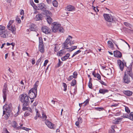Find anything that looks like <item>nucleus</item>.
I'll return each mask as SVG.
<instances>
[{"mask_svg":"<svg viewBox=\"0 0 133 133\" xmlns=\"http://www.w3.org/2000/svg\"><path fill=\"white\" fill-rule=\"evenodd\" d=\"M7 26L9 30L11 31L13 34H15V31L16 30V28L15 25H8Z\"/></svg>","mask_w":133,"mask_h":133,"instance_id":"nucleus-8","label":"nucleus"},{"mask_svg":"<svg viewBox=\"0 0 133 133\" xmlns=\"http://www.w3.org/2000/svg\"><path fill=\"white\" fill-rule=\"evenodd\" d=\"M42 118H43V119H44L45 120H46V119L47 118V116H46V115L44 113H43L42 114Z\"/></svg>","mask_w":133,"mask_h":133,"instance_id":"nucleus-53","label":"nucleus"},{"mask_svg":"<svg viewBox=\"0 0 133 133\" xmlns=\"http://www.w3.org/2000/svg\"><path fill=\"white\" fill-rule=\"evenodd\" d=\"M12 104L10 103L9 104L8 103H6L3 107V115L5 114L6 112H8V113H10L11 110L10 109V107H12Z\"/></svg>","mask_w":133,"mask_h":133,"instance_id":"nucleus-5","label":"nucleus"},{"mask_svg":"<svg viewBox=\"0 0 133 133\" xmlns=\"http://www.w3.org/2000/svg\"><path fill=\"white\" fill-rule=\"evenodd\" d=\"M29 96H28L30 99H33L35 98L37 95V94H35V93H30L29 92L28 93Z\"/></svg>","mask_w":133,"mask_h":133,"instance_id":"nucleus-13","label":"nucleus"},{"mask_svg":"<svg viewBox=\"0 0 133 133\" xmlns=\"http://www.w3.org/2000/svg\"><path fill=\"white\" fill-rule=\"evenodd\" d=\"M48 62V61L47 59L45 60L44 61V63L43 66H45Z\"/></svg>","mask_w":133,"mask_h":133,"instance_id":"nucleus-56","label":"nucleus"},{"mask_svg":"<svg viewBox=\"0 0 133 133\" xmlns=\"http://www.w3.org/2000/svg\"><path fill=\"white\" fill-rule=\"evenodd\" d=\"M124 94L126 95L129 96L132 95L133 92L130 90H125L123 91Z\"/></svg>","mask_w":133,"mask_h":133,"instance_id":"nucleus-18","label":"nucleus"},{"mask_svg":"<svg viewBox=\"0 0 133 133\" xmlns=\"http://www.w3.org/2000/svg\"><path fill=\"white\" fill-rule=\"evenodd\" d=\"M30 115V113L28 111H26L24 114V117H27Z\"/></svg>","mask_w":133,"mask_h":133,"instance_id":"nucleus-44","label":"nucleus"},{"mask_svg":"<svg viewBox=\"0 0 133 133\" xmlns=\"http://www.w3.org/2000/svg\"><path fill=\"white\" fill-rule=\"evenodd\" d=\"M81 51L79 50H78L77 51L75 52L74 53L73 55L71 57L72 58L73 57L75 56L76 55L78 54V53H79L81 52Z\"/></svg>","mask_w":133,"mask_h":133,"instance_id":"nucleus-41","label":"nucleus"},{"mask_svg":"<svg viewBox=\"0 0 133 133\" xmlns=\"http://www.w3.org/2000/svg\"><path fill=\"white\" fill-rule=\"evenodd\" d=\"M5 133H10L7 130L6 128H5L4 130Z\"/></svg>","mask_w":133,"mask_h":133,"instance_id":"nucleus-64","label":"nucleus"},{"mask_svg":"<svg viewBox=\"0 0 133 133\" xmlns=\"http://www.w3.org/2000/svg\"><path fill=\"white\" fill-rule=\"evenodd\" d=\"M39 51L41 53H44V45H39Z\"/></svg>","mask_w":133,"mask_h":133,"instance_id":"nucleus-17","label":"nucleus"},{"mask_svg":"<svg viewBox=\"0 0 133 133\" xmlns=\"http://www.w3.org/2000/svg\"><path fill=\"white\" fill-rule=\"evenodd\" d=\"M92 75L95 77H97L98 80L101 79V76L98 73L96 74L95 71H93L92 73Z\"/></svg>","mask_w":133,"mask_h":133,"instance_id":"nucleus-20","label":"nucleus"},{"mask_svg":"<svg viewBox=\"0 0 133 133\" xmlns=\"http://www.w3.org/2000/svg\"><path fill=\"white\" fill-rule=\"evenodd\" d=\"M7 34V31H3L1 30L0 31V35H1L2 34H5V35H8Z\"/></svg>","mask_w":133,"mask_h":133,"instance_id":"nucleus-40","label":"nucleus"},{"mask_svg":"<svg viewBox=\"0 0 133 133\" xmlns=\"http://www.w3.org/2000/svg\"><path fill=\"white\" fill-rule=\"evenodd\" d=\"M8 92V89H3V96L4 99V102L5 101L6 99V96Z\"/></svg>","mask_w":133,"mask_h":133,"instance_id":"nucleus-9","label":"nucleus"},{"mask_svg":"<svg viewBox=\"0 0 133 133\" xmlns=\"http://www.w3.org/2000/svg\"><path fill=\"white\" fill-rule=\"evenodd\" d=\"M42 31L46 34H50L51 33V30L50 29L46 26H43L42 28Z\"/></svg>","mask_w":133,"mask_h":133,"instance_id":"nucleus-6","label":"nucleus"},{"mask_svg":"<svg viewBox=\"0 0 133 133\" xmlns=\"http://www.w3.org/2000/svg\"><path fill=\"white\" fill-rule=\"evenodd\" d=\"M39 44L40 45H44L43 42L42 40V37H39Z\"/></svg>","mask_w":133,"mask_h":133,"instance_id":"nucleus-36","label":"nucleus"},{"mask_svg":"<svg viewBox=\"0 0 133 133\" xmlns=\"http://www.w3.org/2000/svg\"><path fill=\"white\" fill-rule=\"evenodd\" d=\"M53 6L55 7H57L58 6V3L57 1L54 0L52 2Z\"/></svg>","mask_w":133,"mask_h":133,"instance_id":"nucleus-34","label":"nucleus"},{"mask_svg":"<svg viewBox=\"0 0 133 133\" xmlns=\"http://www.w3.org/2000/svg\"><path fill=\"white\" fill-rule=\"evenodd\" d=\"M45 123L47 126L49 128L55 129L54 126H55V125L52 123L50 121L46 120L45 121Z\"/></svg>","mask_w":133,"mask_h":133,"instance_id":"nucleus-10","label":"nucleus"},{"mask_svg":"<svg viewBox=\"0 0 133 133\" xmlns=\"http://www.w3.org/2000/svg\"><path fill=\"white\" fill-rule=\"evenodd\" d=\"M73 78H74V77L73 76H70L68 78V81H70Z\"/></svg>","mask_w":133,"mask_h":133,"instance_id":"nucleus-57","label":"nucleus"},{"mask_svg":"<svg viewBox=\"0 0 133 133\" xmlns=\"http://www.w3.org/2000/svg\"><path fill=\"white\" fill-rule=\"evenodd\" d=\"M10 113L8 112H5L4 117L6 119H7L9 117Z\"/></svg>","mask_w":133,"mask_h":133,"instance_id":"nucleus-33","label":"nucleus"},{"mask_svg":"<svg viewBox=\"0 0 133 133\" xmlns=\"http://www.w3.org/2000/svg\"><path fill=\"white\" fill-rule=\"evenodd\" d=\"M125 111L127 112L128 113H129L130 112V110L128 107H125Z\"/></svg>","mask_w":133,"mask_h":133,"instance_id":"nucleus-45","label":"nucleus"},{"mask_svg":"<svg viewBox=\"0 0 133 133\" xmlns=\"http://www.w3.org/2000/svg\"><path fill=\"white\" fill-rule=\"evenodd\" d=\"M63 62L60 61V59H58V63L57 64V67H58L61 66L62 64V63Z\"/></svg>","mask_w":133,"mask_h":133,"instance_id":"nucleus-42","label":"nucleus"},{"mask_svg":"<svg viewBox=\"0 0 133 133\" xmlns=\"http://www.w3.org/2000/svg\"><path fill=\"white\" fill-rule=\"evenodd\" d=\"M62 84L63 87L64 88V90L65 91L67 90V85L65 83H63Z\"/></svg>","mask_w":133,"mask_h":133,"instance_id":"nucleus-43","label":"nucleus"},{"mask_svg":"<svg viewBox=\"0 0 133 133\" xmlns=\"http://www.w3.org/2000/svg\"><path fill=\"white\" fill-rule=\"evenodd\" d=\"M114 56L117 57L121 58L122 56V53L119 51H114Z\"/></svg>","mask_w":133,"mask_h":133,"instance_id":"nucleus-12","label":"nucleus"},{"mask_svg":"<svg viewBox=\"0 0 133 133\" xmlns=\"http://www.w3.org/2000/svg\"><path fill=\"white\" fill-rule=\"evenodd\" d=\"M108 90L107 89H100L99 90V92L101 94H104L108 92Z\"/></svg>","mask_w":133,"mask_h":133,"instance_id":"nucleus-23","label":"nucleus"},{"mask_svg":"<svg viewBox=\"0 0 133 133\" xmlns=\"http://www.w3.org/2000/svg\"><path fill=\"white\" fill-rule=\"evenodd\" d=\"M8 89L7 85V84L6 83H4V84L3 86V89Z\"/></svg>","mask_w":133,"mask_h":133,"instance_id":"nucleus-58","label":"nucleus"},{"mask_svg":"<svg viewBox=\"0 0 133 133\" xmlns=\"http://www.w3.org/2000/svg\"><path fill=\"white\" fill-rule=\"evenodd\" d=\"M30 29L31 31H35L37 30L36 25L34 24L31 23L30 25Z\"/></svg>","mask_w":133,"mask_h":133,"instance_id":"nucleus-14","label":"nucleus"},{"mask_svg":"<svg viewBox=\"0 0 133 133\" xmlns=\"http://www.w3.org/2000/svg\"><path fill=\"white\" fill-rule=\"evenodd\" d=\"M44 14L46 15V16L47 17L48 16H52V14L51 12L50 11L46 10H45L44 11Z\"/></svg>","mask_w":133,"mask_h":133,"instance_id":"nucleus-22","label":"nucleus"},{"mask_svg":"<svg viewBox=\"0 0 133 133\" xmlns=\"http://www.w3.org/2000/svg\"><path fill=\"white\" fill-rule=\"evenodd\" d=\"M36 116H37L38 117H40V116L39 113H38V110H36Z\"/></svg>","mask_w":133,"mask_h":133,"instance_id":"nucleus-59","label":"nucleus"},{"mask_svg":"<svg viewBox=\"0 0 133 133\" xmlns=\"http://www.w3.org/2000/svg\"><path fill=\"white\" fill-rule=\"evenodd\" d=\"M17 129H22L24 130H25L26 131H29V130H30V129L29 128H26L25 127H17Z\"/></svg>","mask_w":133,"mask_h":133,"instance_id":"nucleus-26","label":"nucleus"},{"mask_svg":"<svg viewBox=\"0 0 133 133\" xmlns=\"http://www.w3.org/2000/svg\"><path fill=\"white\" fill-rule=\"evenodd\" d=\"M14 21V20H12L11 21H10L9 22V23L8 24V25H11V24L13 23Z\"/></svg>","mask_w":133,"mask_h":133,"instance_id":"nucleus-61","label":"nucleus"},{"mask_svg":"<svg viewBox=\"0 0 133 133\" xmlns=\"http://www.w3.org/2000/svg\"><path fill=\"white\" fill-rule=\"evenodd\" d=\"M125 66L127 67L124 75L123 77L124 82L127 84H129L130 82V76L133 79V74L132 71V63H130V65L128 66L125 63Z\"/></svg>","mask_w":133,"mask_h":133,"instance_id":"nucleus-1","label":"nucleus"},{"mask_svg":"<svg viewBox=\"0 0 133 133\" xmlns=\"http://www.w3.org/2000/svg\"><path fill=\"white\" fill-rule=\"evenodd\" d=\"M77 48V46H73L71 47L70 48H68V47H66V49H68L70 51H72L76 49Z\"/></svg>","mask_w":133,"mask_h":133,"instance_id":"nucleus-27","label":"nucleus"},{"mask_svg":"<svg viewBox=\"0 0 133 133\" xmlns=\"http://www.w3.org/2000/svg\"><path fill=\"white\" fill-rule=\"evenodd\" d=\"M43 16L41 14H38L35 17V19L36 21H39L42 19Z\"/></svg>","mask_w":133,"mask_h":133,"instance_id":"nucleus-19","label":"nucleus"},{"mask_svg":"<svg viewBox=\"0 0 133 133\" xmlns=\"http://www.w3.org/2000/svg\"><path fill=\"white\" fill-rule=\"evenodd\" d=\"M78 121L81 123L82 122V119L81 117H79L78 118Z\"/></svg>","mask_w":133,"mask_h":133,"instance_id":"nucleus-51","label":"nucleus"},{"mask_svg":"<svg viewBox=\"0 0 133 133\" xmlns=\"http://www.w3.org/2000/svg\"><path fill=\"white\" fill-rule=\"evenodd\" d=\"M51 16H48L46 19L48 23L50 24L52 22V19L51 17Z\"/></svg>","mask_w":133,"mask_h":133,"instance_id":"nucleus-28","label":"nucleus"},{"mask_svg":"<svg viewBox=\"0 0 133 133\" xmlns=\"http://www.w3.org/2000/svg\"><path fill=\"white\" fill-rule=\"evenodd\" d=\"M103 16L105 20L108 22L110 23L115 22V19L110 14H104Z\"/></svg>","mask_w":133,"mask_h":133,"instance_id":"nucleus-4","label":"nucleus"},{"mask_svg":"<svg viewBox=\"0 0 133 133\" xmlns=\"http://www.w3.org/2000/svg\"><path fill=\"white\" fill-rule=\"evenodd\" d=\"M38 82V81H37L35 84L33 88L31 89L30 90L29 92L30 93H35V94L37 93V88L38 87L37 82Z\"/></svg>","mask_w":133,"mask_h":133,"instance_id":"nucleus-7","label":"nucleus"},{"mask_svg":"<svg viewBox=\"0 0 133 133\" xmlns=\"http://www.w3.org/2000/svg\"><path fill=\"white\" fill-rule=\"evenodd\" d=\"M5 28V27L4 26L0 25V31L1 30L2 31V30L4 29Z\"/></svg>","mask_w":133,"mask_h":133,"instance_id":"nucleus-55","label":"nucleus"},{"mask_svg":"<svg viewBox=\"0 0 133 133\" xmlns=\"http://www.w3.org/2000/svg\"><path fill=\"white\" fill-rule=\"evenodd\" d=\"M70 54L67 53L64 57H63L61 58V60L62 61H65L70 56Z\"/></svg>","mask_w":133,"mask_h":133,"instance_id":"nucleus-24","label":"nucleus"},{"mask_svg":"<svg viewBox=\"0 0 133 133\" xmlns=\"http://www.w3.org/2000/svg\"><path fill=\"white\" fill-rule=\"evenodd\" d=\"M70 42L68 41H65L64 42L63 44H64V49H66V47H68V46L67 45L69 43H70Z\"/></svg>","mask_w":133,"mask_h":133,"instance_id":"nucleus-30","label":"nucleus"},{"mask_svg":"<svg viewBox=\"0 0 133 133\" xmlns=\"http://www.w3.org/2000/svg\"><path fill=\"white\" fill-rule=\"evenodd\" d=\"M99 82H100V83L102 85H104L106 86L107 84L106 83L104 82L103 81H102L101 80V79L100 80H99Z\"/></svg>","mask_w":133,"mask_h":133,"instance_id":"nucleus-48","label":"nucleus"},{"mask_svg":"<svg viewBox=\"0 0 133 133\" xmlns=\"http://www.w3.org/2000/svg\"><path fill=\"white\" fill-rule=\"evenodd\" d=\"M56 22H54L52 24L53 26L51 28L52 32H56L58 31L59 33L63 32L64 30L63 27L61 26V25L60 24H57Z\"/></svg>","mask_w":133,"mask_h":133,"instance_id":"nucleus-2","label":"nucleus"},{"mask_svg":"<svg viewBox=\"0 0 133 133\" xmlns=\"http://www.w3.org/2000/svg\"><path fill=\"white\" fill-rule=\"evenodd\" d=\"M106 73L107 75H109L112 74V70L111 69L109 68L107 70V71L106 72Z\"/></svg>","mask_w":133,"mask_h":133,"instance_id":"nucleus-31","label":"nucleus"},{"mask_svg":"<svg viewBox=\"0 0 133 133\" xmlns=\"http://www.w3.org/2000/svg\"><path fill=\"white\" fill-rule=\"evenodd\" d=\"M75 8L72 5H69L67 6V9L68 11H72L75 10Z\"/></svg>","mask_w":133,"mask_h":133,"instance_id":"nucleus-21","label":"nucleus"},{"mask_svg":"<svg viewBox=\"0 0 133 133\" xmlns=\"http://www.w3.org/2000/svg\"><path fill=\"white\" fill-rule=\"evenodd\" d=\"M20 100L22 103H24V105L27 106L30 103L28 96L25 94H23L21 95Z\"/></svg>","mask_w":133,"mask_h":133,"instance_id":"nucleus-3","label":"nucleus"},{"mask_svg":"<svg viewBox=\"0 0 133 133\" xmlns=\"http://www.w3.org/2000/svg\"><path fill=\"white\" fill-rule=\"evenodd\" d=\"M124 25L126 26H127L130 28H131V25L130 23L128 22H125L124 23Z\"/></svg>","mask_w":133,"mask_h":133,"instance_id":"nucleus-35","label":"nucleus"},{"mask_svg":"<svg viewBox=\"0 0 133 133\" xmlns=\"http://www.w3.org/2000/svg\"><path fill=\"white\" fill-rule=\"evenodd\" d=\"M95 108L97 110L100 111L101 110H104V108L103 107H97Z\"/></svg>","mask_w":133,"mask_h":133,"instance_id":"nucleus-46","label":"nucleus"},{"mask_svg":"<svg viewBox=\"0 0 133 133\" xmlns=\"http://www.w3.org/2000/svg\"><path fill=\"white\" fill-rule=\"evenodd\" d=\"M117 63L119 65L121 70L122 71L123 70L124 64L123 61H121L120 60H117Z\"/></svg>","mask_w":133,"mask_h":133,"instance_id":"nucleus-11","label":"nucleus"},{"mask_svg":"<svg viewBox=\"0 0 133 133\" xmlns=\"http://www.w3.org/2000/svg\"><path fill=\"white\" fill-rule=\"evenodd\" d=\"M12 126L14 127L15 128H17V123H16V122L15 121H13L12 122Z\"/></svg>","mask_w":133,"mask_h":133,"instance_id":"nucleus-38","label":"nucleus"},{"mask_svg":"<svg viewBox=\"0 0 133 133\" xmlns=\"http://www.w3.org/2000/svg\"><path fill=\"white\" fill-rule=\"evenodd\" d=\"M45 4L43 3H41L38 4V7L41 10L44 11L45 10Z\"/></svg>","mask_w":133,"mask_h":133,"instance_id":"nucleus-16","label":"nucleus"},{"mask_svg":"<svg viewBox=\"0 0 133 133\" xmlns=\"http://www.w3.org/2000/svg\"><path fill=\"white\" fill-rule=\"evenodd\" d=\"M64 54L65 52L64 51V50H62L57 52V55L58 56H61L62 55Z\"/></svg>","mask_w":133,"mask_h":133,"instance_id":"nucleus-25","label":"nucleus"},{"mask_svg":"<svg viewBox=\"0 0 133 133\" xmlns=\"http://www.w3.org/2000/svg\"><path fill=\"white\" fill-rule=\"evenodd\" d=\"M123 117L124 118H129L130 120L133 121V112H130L129 115H123Z\"/></svg>","mask_w":133,"mask_h":133,"instance_id":"nucleus-15","label":"nucleus"},{"mask_svg":"<svg viewBox=\"0 0 133 133\" xmlns=\"http://www.w3.org/2000/svg\"><path fill=\"white\" fill-rule=\"evenodd\" d=\"M108 46L109 48H112L114 47V44L112 42L109 41L108 42Z\"/></svg>","mask_w":133,"mask_h":133,"instance_id":"nucleus-29","label":"nucleus"},{"mask_svg":"<svg viewBox=\"0 0 133 133\" xmlns=\"http://www.w3.org/2000/svg\"><path fill=\"white\" fill-rule=\"evenodd\" d=\"M16 21L19 23H20L21 22V20L19 18L16 19Z\"/></svg>","mask_w":133,"mask_h":133,"instance_id":"nucleus-62","label":"nucleus"},{"mask_svg":"<svg viewBox=\"0 0 133 133\" xmlns=\"http://www.w3.org/2000/svg\"><path fill=\"white\" fill-rule=\"evenodd\" d=\"M122 118L116 119L115 120V124H118L119 122H120L122 120Z\"/></svg>","mask_w":133,"mask_h":133,"instance_id":"nucleus-32","label":"nucleus"},{"mask_svg":"<svg viewBox=\"0 0 133 133\" xmlns=\"http://www.w3.org/2000/svg\"><path fill=\"white\" fill-rule=\"evenodd\" d=\"M115 132L114 129H111L109 131V133H114Z\"/></svg>","mask_w":133,"mask_h":133,"instance_id":"nucleus-49","label":"nucleus"},{"mask_svg":"<svg viewBox=\"0 0 133 133\" xmlns=\"http://www.w3.org/2000/svg\"><path fill=\"white\" fill-rule=\"evenodd\" d=\"M80 123L79 122L77 121L76 122L75 124L77 126L79 127V124Z\"/></svg>","mask_w":133,"mask_h":133,"instance_id":"nucleus-63","label":"nucleus"},{"mask_svg":"<svg viewBox=\"0 0 133 133\" xmlns=\"http://www.w3.org/2000/svg\"><path fill=\"white\" fill-rule=\"evenodd\" d=\"M69 38H70L71 39H72V37L70 35H69L68 36V37L65 41H69L70 42V40Z\"/></svg>","mask_w":133,"mask_h":133,"instance_id":"nucleus-52","label":"nucleus"},{"mask_svg":"<svg viewBox=\"0 0 133 133\" xmlns=\"http://www.w3.org/2000/svg\"><path fill=\"white\" fill-rule=\"evenodd\" d=\"M26 106H25L24 105V104H23V108H22V110L24 111H25L26 110H27V108H28V107H26Z\"/></svg>","mask_w":133,"mask_h":133,"instance_id":"nucleus-50","label":"nucleus"},{"mask_svg":"<svg viewBox=\"0 0 133 133\" xmlns=\"http://www.w3.org/2000/svg\"><path fill=\"white\" fill-rule=\"evenodd\" d=\"M77 72H74L73 73V77H74V78H77Z\"/></svg>","mask_w":133,"mask_h":133,"instance_id":"nucleus-47","label":"nucleus"},{"mask_svg":"<svg viewBox=\"0 0 133 133\" xmlns=\"http://www.w3.org/2000/svg\"><path fill=\"white\" fill-rule=\"evenodd\" d=\"M84 104L83 106V107H84L85 106L87 105L89 103V99H86L84 102L83 103Z\"/></svg>","mask_w":133,"mask_h":133,"instance_id":"nucleus-37","label":"nucleus"},{"mask_svg":"<svg viewBox=\"0 0 133 133\" xmlns=\"http://www.w3.org/2000/svg\"><path fill=\"white\" fill-rule=\"evenodd\" d=\"M41 61V58H40L39 59L38 61H37L36 63V64L37 65H38L39 62Z\"/></svg>","mask_w":133,"mask_h":133,"instance_id":"nucleus-60","label":"nucleus"},{"mask_svg":"<svg viewBox=\"0 0 133 133\" xmlns=\"http://www.w3.org/2000/svg\"><path fill=\"white\" fill-rule=\"evenodd\" d=\"M92 83L91 82H89V84H88V87L90 89H92Z\"/></svg>","mask_w":133,"mask_h":133,"instance_id":"nucleus-54","label":"nucleus"},{"mask_svg":"<svg viewBox=\"0 0 133 133\" xmlns=\"http://www.w3.org/2000/svg\"><path fill=\"white\" fill-rule=\"evenodd\" d=\"M76 81L75 79H74L73 80L71 83V86H74L76 84Z\"/></svg>","mask_w":133,"mask_h":133,"instance_id":"nucleus-39","label":"nucleus"}]
</instances>
